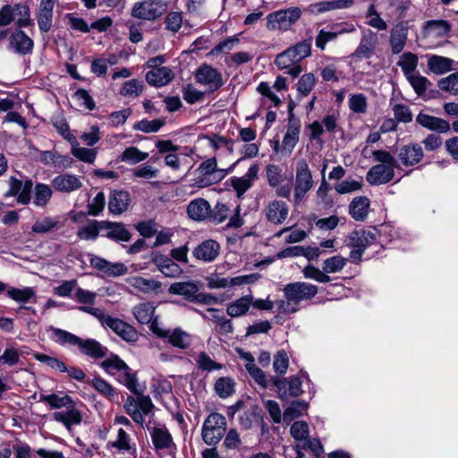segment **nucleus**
<instances>
[{
    "instance_id": "4d7b16f0",
    "label": "nucleus",
    "mask_w": 458,
    "mask_h": 458,
    "mask_svg": "<svg viewBox=\"0 0 458 458\" xmlns=\"http://www.w3.org/2000/svg\"><path fill=\"white\" fill-rule=\"evenodd\" d=\"M347 262L348 259L340 255H335L325 259L322 268L326 275L338 273L344 269V267L347 265Z\"/></svg>"
},
{
    "instance_id": "7c9ffc66",
    "label": "nucleus",
    "mask_w": 458,
    "mask_h": 458,
    "mask_svg": "<svg viewBox=\"0 0 458 458\" xmlns=\"http://www.w3.org/2000/svg\"><path fill=\"white\" fill-rule=\"evenodd\" d=\"M55 1L41 0L38 13V25L41 31L48 32L52 28Z\"/></svg>"
},
{
    "instance_id": "f03ea898",
    "label": "nucleus",
    "mask_w": 458,
    "mask_h": 458,
    "mask_svg": "<svg viewBox=\"0 0 458 458\" xmlns=\"http://www.w3.org/2000/svg\"><path fill=\"white\" fill-rule=\"evenodd\" d=\"M372 157L377 165L369 168L366 174V180L370 185L386 184L394 177V168L397 160L386 150H374Z\"/></svg>"
},
{
    "instance_id": "5fc2aeb1",
    "label": "nucleus",
    "mask_w": 458,
    "mask_h": 458,
    "mask_svg": "<svg viewBox=\"0 0 458 458\" xmlns=\"http://www.w3.org/2000/svg\"><path fill=\"white\" fill-rule=\"evenodd\" d=\"M54 340L55 343L61 345H72L79 346L81 344V339L79 336L60 328H52Z\"/></svg>"
},
{
    "instance_id": "37998d69",
    "label": "nucleus",
    "mask_w": 458,
    "mask_h": 458,
    "mask_svg": "<svg viewBox=\"0 0 458 458\" xmlns=\"http://www.w3.org/2000/svg\"><path fill=\"white\" fill-rule=\"evenodd\" d=\"M454 61L448 57L431 55L428 56V68L435 74L440 75L452 70Z\"/></svg>"
},
{
    "instance_id": "052dcab7",
    "label": "nucleus",
    "mask_w": 458,
    "mask_h": 458,
    "mask_svg": "<svg viewBox=\"0 0 458 458\" xmlns=\"http://www.w3.org/2000/svg\"><path fill=\"white\" fill-rule=\"evenodd\" d=\"M74 144L72 148V154L78 158L79 160L88 163L93 164L97 157V150L94 148H87L80 147L77 143L76 140H73Z\"/></svg>"
},
{
    "instance_id": "7ed1b4c3",
    "label": "nucleus",
    "mask_w": 458,
    "mask_h": 458,
    "mask_svg": "<svg viewBox=\"0 0 458 458\" xmlns=\"http://www.w3.org/2000/svg\"><path fill=\"white\" fill-rule=\"evenodd\" d=\"M78 309L96 318L102 327L111 329L123 340L127 342H135L137 340V331L122 319L112 317L98 308L80 306Z\"/></svg>"
},
{
    "instance_id": "0e129e2a",
    "label": "nucleus",
    "mask_w": 458,
    "mask_h": 458,
    "mask_svg": "<svg viewBox=\"0 0 458 458\" xmlns=\"http://www.w3.org/2000/svg\"><path fill=\"white\" fill-rule=\"evenodd\" d=\"M307 403L303 401L293 402L284 411L283 419L285 422H290L302 415V411L307 409Z\"/></svg>"
},
{
    "instance_id": "1a4fd4ad",
    "label": "nucleus",
    "mask_w": 458,
    "mask_h": 458,
    "mask_svg": "<svg viewBox=\"0 0 458 458\" xmlns=\"http://www.w3.org/2000/svg\"><path fill=\"white\" fill-rule=\"evenodd\" d=\"M226 429V420L220 413L209 414L202 425L201 437L208 445H216L224 437Z\"/></svg>"
},
{
    "instance_id": "ea45409f",
    "label": "nucleus",
    "mask_w": 458,
    "mask_h": 458,
    "mask_svg": "<svg viewBox=\"0 0 458 458\" xmlns=\"http://www.w3.org/2000/svg\"><path fill=\"white\" fill-rule=\"evenodd\" d=\"M252 303V295H245L230 302L226 307V313L231 318L245 316Z\"/></svg>"
},
{
    "instance_id": "4c0bfd02",
    "label": "nucleus",
    "mask_w": 458,
    "mask_h": 458,
    "mask_svg": "<svg viewBox=\"0 0 458 458\" xmlns=\"http://www.w3.org/2000/svg\"><path fill=\"white\" fill-rule=\"evenodd\" d=\"M101 228L106 229V237L114 241L129 242L131 233L122 223H114L109 221H100Z\"/></svg>"
},
{
    "instance_id": "c03bdc74",
    "label": "nucleus",
    "mask_w": 458,
    "mask_h": 458,
    "mask_svg": "<svg viewBox=\"0 0 458 458\" xmlns=\"http://www.w3.org/2000/svg\"><path fill=\"white\" fill-rule=\"evenodd\" d=\"M109 445L123 454L127 452L133 456L135 455V445L131 443L130 435L123 428L118 429L116 439L109 443Z\"/></svg>"
},
{
    "instance_id": "e2e57ef3",
    "label": "nucleus",
    "mask_w": 458,
    "mask_h": 458,
    "mask_svg": "<svg viewBox=\"0 0 458 458\" xmlns=\"http://www.w3.org/2000/svg\"><path fill=\"white\" fill-rule=\"evenodd\" d=\"M234 381L231 377H223L215 383V391L220 398H227L234 392Z\"/></svg>"
},
{
    "instance_id": "79ce46f5",
    "label": "nucleus",
    "mask_w": 458,
    "mask_h": 458,
    "mask_svg": "<svg viewBox=\"0 0 458 458\" xmlns=\"http://www.w3.org/2000/svg\"><path fill=\"white\" fill-rule=\"evenodd\" d=\"M369 199L361 196L352 199L349 205V213L356 221H364L369 214Z\"/></svg>"
},
{
    "instance_id": "4468645a",
    "label": "nucleus",
    "mask_w": 458,
    "mask_h": 458,
    "mask_svg": "<svg viewBox=\"0 0 458 458\" xmlns=\"http://www.w3.org/2000/svg\"><path fill=\"white\" fill-rule=\"evenodd\" d=\"M376 242V235L371 231L359 230L350 234V244L352 250L350 258L355 261L360 260L365 249Z\"/></svg>"
},
{
    "instance_id": "9b49d317",
    "label": "nucleus",
    "mask_w": 458,
    "mask_h": 458,
    "mask_svg": "<svg viewBox=\"0 0 458 458\" xmlns=\"http://www.w3.org/2000/svg\"><path fill=\"white\" fill-rule=\"evenodd\" d=\"M167 7V3L164 0H144L134 4L131 16L140 20L155 21L166 12Z\"/></svg>"
},
{
    "instance_id": "0eeeda50",
    "label": "nucleus",
    "mask_w": 458,
    "mask_h": 458,
    "mask_svg": "<svg viewBox=\"0 0 458 458\" xmlns=\"http://www.w3.org/2000/svg\"><path fill=\"white\" fill-rule=\"evenodd\" d=\"M301 13L298 6L270 13L267 15V28L269 30L288 31L301 19Z\"/></svg>"
},
{
    "instance_id": "473e14b6",
    "label": "nucleus",
    "mask_w": 458,
    "mask_h": 458,
    "mask_svg": "<svg viewBox=\"0 0 458 458\" xmlns=\"http://www.w3.org/2000/svg\"><path fill=\"white\" fill-rule=\"evenodd\" d=\"M220 245L214 240H207L198 245L193 255L196 259L206 262L213 261L219 254Z\"/></svg>"
},
{
    "instance_id": "a19ab883",
    "label": "nucleus",
    "mask_w": 458,
    "mask_h": 458,
    "mask_svg": "<svg viewBox=\"0 0 458 458\" xmlns=\"http://www.w3.org/2000/svg\"><path fill=\"white\" fill-rule=\"evenodd\" d=\"M53 197L52 185L38 182L33 189V205L37 208H45Z\"/></svg>"
},
{
    "instance_id": "13d9d810",
    "label": "nucleus",
    "mask_w": 458,
    "mask_h": 458,
    "mask_svg": "<svg viewBox=\"0 0 458 458\" xmlns=\"http://www.w3.org/2000/svg\"><path fill=\"white\" fill-rule=\"evenodd\" d=\"M388 4L390 13L398 20L404 19L411 7V0H388Z\"/></svg>"
},
{
    "instance_id": "6ab92c4d",
    "label": "nucleus",
    "mask_w": 458,
    "mask_h": 458,
    "mask_svg": "<svg viewBox=\"0 0 458 458\" xmlns=\"http://www.w3.org/2000/svg\"><path fill=\"white\" fill-rule=\"evenodd\" d=\"M51 183L55 191L64 194L76 191L83 186L81 177L70 173L56 175L52 179Z\"/></svg>"
},
{
    "instance_id": "f3484780",
    "label": "nucleus",
    "mask_w": 458,
    "mask_h": 458,
    "mask_svg": "<svg viewBox=\"0 0 458 458\" xmlns=\"http://www.w3.org/2000/svg\"><path fill=\"white\" fill-rule=\"evenodd\" d=\"M397 157L403 166H414L424 158V150L419 143L405 144L397 149Z\"/></svg>"
},
{
    "instance_id": "8fccbe9b",
    "label": "nucleus",
    "mask_w": 458,
    "mask_h": 458,
    "mask_svg": "<svg viewBox=\"0 0 458 458\" xmlns=\"http://www.w3.org/2000/svg\"><path fill=\"white\" fill-rule=\"evenodd\" d=\"M155 307L149 302H142L133 308V315L140 324H148L153 319Z\"/></svg>"
},
{
    "instance_id": "ddd939ff",
    "label": "nucleus",
    "mask_w": 458,
    "mask_h": 458,
    "mask_svg": "<svg viewBox=\"0 0 458 458\" xmlns=\"http://www.w3.org/2000/svg\"><path fill=\"white\" fill-rule=\"evenodd\" d=\"M195 79L199 84L206 86L209 92H215L224 85L222 73L206 64L196 70Z\"/></svg>"
},
{
    "instance_id": "c756f323",
    "label": "nucleus",
    "mask_w": 458,
    "mask_h": 458,
    "mask_svg": "<svg viewBox=\"0 0 458 458\" xmlns=\"http://www.w3.org/2000/svg\"><path fill=\"white\" fill-rule=\"evenodd\" d=\"M53 419L64 425L71 431L72 426L79 425L82 421V415L75 408V404L69 405L66 411H55L53 413Z\"/></svg>"
},
{
    "instance_id": "09e8293b",
    "label": "nucleus",
    "mask_w": 458,
    "mask_h": 458,
    "mask_svg": "<svg viewBox=\"0 0 458 458\" xmlns=\"http://www.w3.org/2000/svg\"><path fill=\"white\" fill-rule=\"evenodd\" d=\"M312 38L303 39L294 46L287 48L292 55V58L295 59L297 63L308 57L311 54Z\"/></svg>"
},
{
    "instance_id": "603ef678",
    "label": "nucleus",
    "mask_w": 458,
    "mask_h": 458,
    "mask_svg": "<svg viewBox=\"0 0 458 458\" xmlns=\"http://www.w3.org/2000/svg\"><path fill=\"white\" fill-rule=\"evenodd\" d=\"M13 8L14 20H16L18 27L22 28L33 25V21L30 18V11L28 5L17 4H14Z\"/></svg>"
},
{
    "instance_id": "2eb2a0df",
    "label": "nucleus",
    "mask_w": 458,
    "mask_h": 458,
    "mask_svg": "<svg viewBox=\"0 0 458 458\" xmlns=\"http://www.w3.org/2000/svg\"><path fill=\"white\" fill-rule=\"evenodd\" d=\"M91 267L101 272L105 276L117 277L127 273V267L122 262L112 263L95 254H89Z\"/></svg>"
},
{
    "instance_id": "20e7f679",
    "label": "nucleus",
    "mask_w": 458,
    "mask_h": 458,
    "mask_svg": "<svg viewBox=\"0 0 458 458\" xmlns=\"http://www.w3.org/2000/svg\"><path fill=\"white\" fill-rule=\"evenodd\" d=\"M290 435L294 439L295 451L310 450L314 456H320L324 448L318 438L310 437V428L303 420L294 421L290 428Z\"/></svg>"
},
{
    "instance_id": "de8ad7c7",
    "label": "nucleus",
    "mask_w": 458,
    "mask_h": 458,
    "mask_svg": "<svg viewBox=\"0 0 458 458\" xmlns=\"http://www.w3.org/2000/svg\"><path fill=\"white\" fill-rule=\"evenodd\" d=\"M418 56L411 52H404L397 62V65L401 68L403 75L406 77L417 72Z\"/></svg>"
},
{
    "instance_id": "bf43d9fd",
    "label": "nucleus",
    "mask_w": 458,
    "mask_h": 458,
    "mask_svg": "<svg viewBox=\"0 0 458 458\" xmlns=\"http://www.w3.org/2000/svg\"><path fill=\"white\" fill-rule=\"evenodd\" d=\"M245 369L252 379L263 389H266L272 383L271 378L267 379L265 372L255 363H246Z\"/></svg>"
},
{
    "instance_id": "864d4df0",
    "label": "nucleus",
    "mask_w": 458,
    "mask_h": 458,
    "mask_svg": "<svg viewBox=\"0 0 458 458\" xmlns=\"http://www.w3.org/2000/svg\"><path fill=\"white\" fill-rule=\"evenodd\" d=\"M130 284L132 287L143 292H157L161 287V283L154 279H146L141 276H134L131 279Z\"/></svg>"
},
{
    "instance_id": "4be33fe9",
    "label": "nucleus",
    "mask_w": 458,
    "mask_h": 458,
    "mask_svg": "<svg viewBox=\"0 0 458 458\" xmlns=\"http://www.w3.org/2000/svg\"><path fill=\"white\" fill-rule=\"evenodd\" d=\"M199 314L205 320H211L216 324V330L220 335H229L233 332V325L231 319L226 318L224 315H221V310L216 308L207 309V312L211 314V317H208L204 312L199 310H194Z\"/></svg>"
},
{
    "instance_id": "58836bf2",
    "label": "nucleus",
    "mask_w": 458,
    "mask_h": 458,
    "mask_svg": "<svg viewBox=\"0 0 458 458\" xmlns=\"http://www.w3.org/2000/svg\"><path fill=\"white\" fill-rule=\"evenodd\" d=\"M78 348L82 354L93 359L104 358L107 353V348L95 339H81Z\"/></svg>"
},
{
    "instance_id": "72a5a7b5",
    "label": "nucleus",
    "mask_w": 458,
    "mask_h": 458,
    "mask_svg": "<svg viewBox=\"0 0 458 458\" xmlns=\"http://www.w3.org/2000/svg\"><path fill=\"white\" fill-rule=\"evenodd\" d=\"M153 262L158 270L166 277H177L182 273V269L172 259L157 254L153 258Z\"/></svg>"
},
{
    "instance_id": "dca6fc26",
    "label": "nucleus",
    "mask_w": 458,
    "mask_h": 458,
    "mask_svg": "<svg viewBox=\"0 0 458 458\" xmlns=\"http://www.w3.org/2000/svg\"><path fill=\"white\" fill-rule=\"evenodd\" d=\"M260 170L259 164H252L246 174L242 177L233 176L230 179L231 186L236 192L238 198H241L244 193L252 187L254 182L259 179V173Z\"/></svg>"
},
{
    "instance_id": "2f4dec72",
    "label": "nucleus",
    "mask_w": 458,
    "mask_h": 458,
    "mask_svg": "<svg viewBox=\"0 0 458 458\" xmlns=\"http://www.w3.org/2000/svg\"><path fill=\"white\" fill-rule=\"evenodd\" d=\"M187 213L192 220L203 221L210 216L211 207L205 199H195L189 203Z\"/></svg>"
},
{
    "instance_id": "3c124183",
    "label": "nucleus",
    "mask_w": 458,
    "mask_h": 458,
    "mask_svg": "<svg viewBox=\"0 0 458 458\" xmlns=\"http://www.w3.org/2000/svg\"><path fill=\"white\" fill-rule=\"evenodd\" d=\"M60 222L56 217L44 216L32 225L31 231L35 233H47L57 228Z\"/></svg>"
},
{
    "instance_id": "338daca9",
    "label": "nucleus",
    "mask_w": 458,
    "mask_h": 458,
    "mask_svg": "<svg viewBox=\"0 0 458 458\" xmlns=\"http://www.w3.org/2000/svg\"><path fill=\"white\" fill-rule=\"evenodd\" d=\"M100 394L113 400L116 394L115 389L106 380L96 377L89 383Z\"/></svg>"
},
{
    "instance_id": "6e6d98bb",
    "label": "nucleus",
    "mask_w": 458,
    "mask_h": 458,
    "mask_svg": "<svg viewBox=\"0 0 458 458\" xmlns=\"http://www.w3.org/2000/svg\"><path fill=\"white\" fill-rule=\"evenodd\" d=\"M100 229H102L100 222L91 220L86 225L78 230L77 236L84 241L96 240L99 234Z\"/></svg>"
},
{
    "instance_id": "9d476101",
    "label": "nucleus",
    "mask_w": 458,
    "mask_h": 458,
    "mask_svg": "<svg viewBox=\"0 0 458 458\" xmlns=\"http://www.w3.org/2000/svg\"><path fill=\"white\" fill-rule=\"evenodd\" d=\"M135 394L137 395L136 398L132 396L126 398L123 407L135 423L143 425L144 415L152 412L154 404L149 396L141 394L140 389L139 394Z\"/></svg>"
},
{
    "instance_id": "bb28decb",
    "label": "nucleus",
    "mask_w": 458,
    "mask_h": 458,
    "mask_svg": "<svg viewBox=\"0 0 458 458\" xmlns=\"http://www.w3.org/2000/svg\"><path fill=\"white\" fill-rule=\"evenodd\" d=\"M199 291V282L193 281L173 283L168 288L169 293L182 295L186 301L194 303Z\"/></svg>"
},
{
    "instance_id": "c85d7f7f",
    "label": "nucleus",
    "mask_w": 458,
    "mask_h": 458,
    "mask_svg": "<svg viewBox=\"0 0 458 458\" xmlns=\"http://www.w3.org/2000/svg\"><path fill=\"white\" fill-rule=\"evenodd\" d=\"M131 197L126 191H112L108 199V209L113 215H121L127 210Z\"/></svg>"
},
{
    "instance_id": "49530a36",
    "label": "nucleus",
    "mask_w": 458,
    "mask_h": 458,
    "mask_svg": "<svg viewBox=\"0 0 458 458\" xmlns=\"http://www.w3.org/2000/svg\"><path fill=\"white\" fill-rule=\"evenodd\" d=\"M39 402L45 403L50 406L51 409L67 408L69 405L73 404V400L68 394L58 395L56 394H40Z\"/></svg>"
},
{
    "instance_id": "412c9836",
    "label": "nucleus",
    "mask_w": 458,
    "mask_h": 458,
    "mask_svg": "<svg viewBox=\"0 0 458 458\" xmlns=\"http://www.w3.org/2000/svg\"><path fill=\"white\" fill-rule=\"evenodd\" d=\"M408 31L407 23L404 21H400L393 26L389 35L392 55H398L404 49L408 40Z\"/></svg>"
},
{
    "instance_id": "e433bc0d",
    "label": "nucleus",
    "mask_w": 458,
    "mask_h": 458,
    "mask_svg": "<svg viewBox=\"0 0 458 458\" xmlns=\"http://www.w3.org/2000/svg\"><path fill=\"white\" fill-rule=\"evenodd\" d=\"M301 124L297 120L290 119L286 132L284 136L282 147L288 154H291L299 141Z\"/></svg>"
},
{
    "instance_id": "c9c22d12",
    "label": "nucleus",
    "mask_w": 458,
    "mask_h": 458,
    "mask_svg": "<svg viewBox=\"0 0 458 458\" xmlns=\"http://www.w3.org/2000/svg\"><path fill=\"white\" fill-rule=\"evenodd\" d=\"M174 79L173 71L166 66L154 68L146 74V81L149 85L162 87L168 84Z\"/></svg>"
},
{
    "instance_id": "39448f33",
    "label": "nucleus",
    "mask_w": 458,
    "mask_h": 458,
    "mask_svg": "<svg viewBox=\"0 0 458 458\" xmlns=\"http://www.w3.org/2000/svg\"><path fill=\"white\" fill-rule=\"evenodd\" d=\"M236 163L231 165L227 169H220L217 167L216 157L208 158L203 161L198 167L199 175L195 179V185L199 188L208 187L221 182L226 175L233 172Z\"/></svg>"
},
{
    "instance_id": "423d86ee",
    "label": "nucleus",
    "mask_w": 458,
    "mask_h": 458,
    "mask_svg": "<svg viewBox=\"0 0 458 458\" xmlns=\"http://www.w3.org/2000/svg\"><path fill=\"white\" fill-rule=\"evenodd\" d=\"M103 369L114 375L120 372V382L123 384L131 393L139 394L137 375L117 355L112 354L101 363Z\"/></svg>"
},
{
    "instance_id": "a18cd8bd",
    "label": "nucleus",
    "mask_w": 458,
    "mask_h": 458,
    "mask_svg": "<svg viewBox=\"0 0 458 458\" xmlns=\"http://www.w3.org/2000/svg\"><path fill=\"white\" fill-rule=\"evenodd\" d=\"M165 338H167L168 342L174 347L179 349H186L191 345L190 335L181 328H175L174 330L169 329Z\"/></svg>"
},
{
    "instance_id": "a878e982",
    "label": "nucleus",
    "mask_w": 458,
    "mask_h": 458,
    "mask_svg": "<svg viewBox=\"0 0 458 458\" xmlns=\"http://www.w3.org/2000/svg\"><path fill=\"white\" fill-rule=\"evenodd\" d=\"M353 4L352 0H327L310 4L307 7V12L310 14L318 15L327 12L347 9Z\"/></svg>"
},
{
    "instance_id": "393cba45",
    "label": "nucleus",
    "mask_w": 458,
    "mask_h": 458,
    "mask_svg": "<svg viewBox=\"0 0 458 458\" xmlns=\"http://www.w3.org/2000/svg\"><path fill=\"white\" fill-rule=\"evenodd\" d=\"M289 208L284 201L274 199L265 208L267 219L274 225L283 224L288 217Z\"/></svg>"
},
{
    "instance_id": "aec40b11",
    "label": "nucleus",
    "mask_w": 458,
    "mask_h": 458,
    "mask_svg": "<svg viewBox=\"0 0 458 458\" xmlns=\"http://www.w3.org/2000/svg\"><path fill=\"white\" fill-rule=\"evenodd\" d=\"M271 381L282 399L288 396L297 397L302 393L301 381L298 377H290L284 379L271 377Z\"/></svg>"
},
{
    "instance_id": "f704fd0d",
    "label": "nucleus",
    "mask_w": 458,
    "mask_h": 458,
    "mask_svg": "<svg viewBox=\"0 0 458 458\" xmlns=\"http://www.w3.org/2000/svg\"><path fill=\"white\" fill-rule=\"evenodd\" d=\"M451 25L445 20L427 21L423 26V34L426 37L445 38L448 36Z\"/></svg>"
},
{
    "instance_id": "69168bd1",
    "label": "nucleus",
    "mask_w": 458,
    "mask_h": 458,
    "mask_svg": "<svg viewBox=\"0 0 458 458\" xmlns=\"http://www.w3.org/2000/svg\"><path fill=\"white\" fill-rule=\"evenodd\" d=\"M407 81L414 89L417 95H423L431 82L424 76L420 75L418 72L406 77Z\"/></svg>"
},
{
    "instance_id": "f257e3e1",
    "label": "nucleus",
    "mask_w": 458,
    "mask_h": 458,
    "mask_svg": "<svg viewBox=\"0 0 458 458\" xmlns=\"http://www.w3.org/2000/svg\"><path fill=\"white\" fill-rule=\"evenodd\" d=\"M284 300L277 302L278 310L282 313H295L300 310L302 301H310L318 293V286L306 282L287 284L284 289Z\"/></svg>"
},
{
    "instance_id": "5701e85b",
    "label": "nucleus",
    "mask_w": 458,
    "mask_h": 458,
    "mask_svg": "<svg viewBox=\"0 0 458 458\" xmlns=\"http://www.w3.org/2000/svg\"><path fill=\"white\" fill-rule=\"evenodd\" d=\"M150 436L156 450L176 449L173 437L165 426L154 427L150 431Z\"/></svg>"
},
{
    "instance_id": "a211bd4d",
    "label": "nucleus",
    "mask_w": 458,
    "mask_h": 458,
    "mask_svg": "<svg viewBox=\"0 0 458 458\" xmlns=\"http://www.w3.org/2000/svg\"><path fill=\"white\" fill-rule=\"evenodd\" d=\"M378 45V36L371 30L362 32L359 46L352 54V56L359 59H369L374 55Z\"/></svg>"
},
{
    "instance_id": "cd10ccee",
    "label": "nucleus",
    "mask_w": 458,
    "mask_h": 458,
    "mask_svg": "<svg viewBox=\"0 0 458 458\" xmlns=\"http://www.w3.org/2000/svg\"><path fill=\"white\" fill-rule=\"evenodd\" d=\"M416 123L420 126L437 133H445L451 128L450 123L447 121L437 116L429 115L423 112H420L416 116Z\"/></svg>"
},
{
    "instance_id": "f8f14e48",
    "label": "nucleus",
    "mask_w": 458,
    "mask_h": 458,
    "mask_svg": "<svg viewBox=\"0 0 458 458\" xmlns=\"http://www.w3.org/2000/svg\"><path fill=\"white\" fill-rule=\"evenodd\" d=\"M8 191L4 193L5 198L16 197L17 203L21 205H28L31 201V192L33 189V182L30 179L24 182L11 176L8 179Z\"/></svg>"
},
{
    "instance_id": "b1692460",
    "label": "nucleus",
    "mask_w": 458,
    "mask_h": 458,
    "mask_svg": "<svg viewBox=\"0 0 458 458\" xmlns=\"http://www.w3.org/2000/svg\"><path fill=\"white\" fill-rule=\"evenodd\" d=\"M10 48L16 54L26 55L32 53L33 40L23 31L16 30L9 37Z\"/></svg>"
},
{
    "instance_id": "680f3d73",
    "label": "nucleus",
    "mask_w": 458,
    "mask_h": 458,
    "mask_svg": "<svg viewBox=\"0 0 458 458\" xmlns=\"http://www.w3.org/2000/svg\"><path fill=\"white\" fill-rule=\"evenodd\" d=\"M148 157V153L140 151L136 147H129L126 148L120 156V160L122 162L129 163V164H137L147 159Z\"/></svg>"
},
{
    "instance_id": "774afa93",
    "label": "nucleus",
    "mask_w": 458,
    "mask_h": 458,
    "mask_svg": "<svg viewBox=\"0 0 458 458\" xmlns=\"http://www.w3.org/2000/svg\"><path fill=\"white\" fill-rule=\"evenodd\" d=\"M438 87L443 91L458 95V72L450 74L438 81Z\"/></svg>"
},
{
    "instance_id": "6e6552de",
    "label": "nucleus",
    "mask_w": 458,
    "mask_h": 458,
    "mask_svg": "<svg viewBox=\"0 0 458 458\" xmlns=\"http://www.w3.org/2000/svg\"><path fill=\"white\" fill-rule=\"evenodd\" d=\"M314 182L311 171L305 159H300L296 164L295 182L293 186V202L299 206L307 193L313 188Z\"/></svg>"
}]
</instances>
